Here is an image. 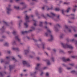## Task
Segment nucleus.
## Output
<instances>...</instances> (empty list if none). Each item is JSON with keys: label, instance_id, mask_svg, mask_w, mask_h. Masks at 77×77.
<instances>
[{"label": "nucleus", "instance_id": "1", "mask_svg": "<svg viewBox=\"0 0 77 77\" xmlns=\"http://www.w3.org/2000/svg\"><path fill=\"white\" fill-rule=\"evenodd\" d=\"M61 44L63 48H69L71 49H72V48H73V47L71 45H68L67 44H65L62 43H61Z\"/></svg>", "mask_w": 77, "mask_h": 77}, {"label": "nucleus", "instance_id": "2", "mask_svg": "<svg viewBox=\"0 0 77 77\" xmlns=\"http://www.w3.org/2000/svg\"><path fill=\"white\" fill-rule=\"evenodd\" d=\"M26 23L24 24V25L26 27H28V25H27V22H29V17H28L27 16V15H26Z\"/></svg>", "mask_w": 77, "mask_h": 77}, {"label": "nucleus", "instance_id": "3", "mask_svg": "<svg viewBox=\"0 0 77 77\" xmlns=\"http://www.w3.org/2000/svg\"><path fill=\"white\" fill-rule=\"evenodd\" d=\"M45 29H47V32H46L45 33L46 36H48V35H50V33H51V31H50L49 29L47 28V27L45 26Z\"/></svg>", "mask_w": 77, "mask_h": 77}, {"label": "nucleus", "instance_id": "4", "mask_svg": "<svg viewBox=\"0 0 77 77\" xmlns=\"http://www.w3.org/2000/svg\"><path fill=\"white\" fill-rule=\"evenodd\" d=\"M23 65H26L28 67H29V66H30V64L28 63L25 61H23Z\"/></svg>", "mask_w": 77, "mask_h": 77}, {"label": "nucleus", "instance_id": "5", "mask_svg": "<svg viewBox=\"0 0 77 77\" xmlns=\"http://www.w3.org/2000/svg\"><path fill=\"white\" fill-rule=\"evenodd\" d=\"M9 8H7V13L8 14H9L10 13V11H11V9L10 8V7L11 6V5H8Z\"/></svg>", "mask_w": 77, "mask_h": 77}, {"label": "nucleus", "instance_id": "6", "mask_svg": "<svg viewBox=\"0 0 77 77\" xmlns=\"http://www.w3.org/2000/svg\"><path fill=\"white\" fill-rule=\"evenodd\" d=\"M32 30L31 29L29 31H22V33L23 35H24V34H25V33H28L29 32H32Z\"/></svg>", "mask_w": 77, "mask_h": 77}, {"label": "nucleus", "instance_id": "7", "mask_svg": "<svg viewBox=\"0 0 77 77\" xmlns=\"http://www.w3.org/2000/svg\"><path fill=\"white\" fill-rule=\"evenodd\" d=\"M15 39L16 40H17V41H18V42H20V39L19 38V36L18 35H17L15 36Z\"/></svg>", "mask_w": 77, "mask_h": 77}, {"label": "nucleus", "instance_id": "8", "mask_svg": "<svg viewBox=\"0 0 77 77\" xmlns=\"http://www.w3.org/2000/svg\"><path fill=\"white\" fill-rule=\"evenodd\" d=\"M62 59L64 62H66L67 61H69V58L66 59L65 57L62 58Z\"/></svg>", "mask_w": 77, "mask_h": 77}, {"label": "nucleus", "instance_id": "9", "mask_svg": "<svg viewBox=\"0 0 77 77\" xmlns=\"http://www.w3.org/2000/svg\"><path fill=\"white\" fill-rule=\"evenodd\" d=\"M41 65V64H37V67H35V69L36 70H38V69H39V66Z\"/></svg>", "mask_w": 77, "mask_h": 77}, {"label": "nucleus", "instance_id": "10", "mask_svg": "<svg viewBox=\"0 0 77 77\" xmlns=\"http://www.w3.org/2000/svg\"><path fill=\"white\" fill-rule=\"evenodd\" d=\"M6 73L5 72H1L0 73V75H1V76H3V75H4V74H6Z\"/></svg>", "mask_w": 77, "mask_h": 77}, {"label": "nucleus", "instance_id": "11", "mask_svg": "<svg viewBox=\"0 0 77 77\" xmlns=\"http://www.w3.org/2000/svg\"><path fill=\"white\" fill-rule=\"evenodd\" d=\"M50 36H51V38L50 39H49L48 41H53V35H51Z\"/></svg>", "mask_w": 77, "mask_h": 77}, {"label": "nucleus", "instance_id": "12", "mask_svg": "<svg viewBox=\"0 0 77 77\" xmlns=\"http://www.w3.org/2000/svg\"><path fill=\"white\" fill-rule=\"evenodd\" d=\"M9 67L10 70H11L12 69V68H14V66L12 65H10L9 66Z\"/></svg>", "mask_w": 77, "mask_h": 77}, {"label": "nucleus", "instance_id": "13", "mask_svg": "<svg viewBox=\"0 0 77 77\" xmlns=\"http://www.w3.org/2000/svg\"><path fill=\"white\" fill-rule=\"evenodd\" d=\"M70 10H71V8H68L66 11V12L67 13L69 12Z\"/></svg>", "mask_w": 77, "mask_h": 77}, {"label": "nucleus", "instance_id": "14", "mask_svg": "<svg viewBox=\"0 0 77 77\" xmlns=\"http://www.w3.org/2000/svg\"><path fill=\"white\" fill-rule=\"evenodd\" d=\"M12 49L13 50H17V51H18V50H19V49H18V48H12Z\"/></svg>", "mask_w": 77, "mask_h": 77}, {"label": "nucleus", "instance_id": "15", "mask_svg": "<svg viewBox=\"0 0 77 77\" xmlns=\"http://www.w3.org/2000/svg\"><path fill=\"white\" fill-rule=\"evenodd\" d=\"M33 21H34V23H35L34 24V26H36V21L35 20H33Z\"/></svg>", "mask_w": 77, "mask_h": 77}, {"label": "nucleus", "instance_id": "16", "mask_svg": "<svg viewBox=\"0 0 77 77\" xmlns=\"http://www.w3.org/2000/svg\"><path fill=\"white\" fill-rule=\"evenodd\" d=\"M4 45H5V46H8V45H9V44L7 43H5L4 44Z\"/></svg>", "mask_w": 77, "mask_h": 77}, {"label": "nucleus", "instance_id": "17", "mask_svg": "<svg viewBox=\"0 0 77 77\" xmlns=\"http://www.w3.org/2000/svg\"><path fill=\"white\" fill-rule=\"evenodd\" d=\"M29 50L25 51V54H26V53H29Z\"/></svg>", "mask_w": 77, "mask_h": 77}, {"label": "nucleus", "instance_id": "18", "mask_svg": "<svg viewBox=\"0 0 77 77\" xmlns=\"http://www.w3.org/2000/svg\"><path fill=\"white\" fill-rule=\"evenodd\" d=\"M42 26V22H41L40 23L39 26L41 27Z\"/></svg>", "mask_w": 77, "mask_h": 77}, {"label": "nucleus", "instance_id": "19", "mask_svg": "<svg viewBox=\"0 0 77 77\" xmlns=\"http://www.w3.org/2000/svg\"><path fill=\"white\" fill-rule=\"evenodd\" d=\"M17 33L16 31H14L13 32V35H16V33Z\"/></svg>", "mask_w": 77, "mask_h": 77}, {"label": "nucleus", "instance_id": "20", "mask_svg": "<svg viewBox=\"0 0 77 77\" xmlns=\"http://www.w3.org/2000/svg\"><path fill=\"white\" fill-rule=\"evenodd\" d=\"M51 14L53 17H54V16H56V14H53V13H51Z\"/></svg>", "mask_w": 77, "mask_h": 77}, {"label": "nucleus", "instance_id": "21", "mask_svg": "<svg viewBox=\"0 0 77 77\" xmlns=\"http://www.w3.org/2000/svg\"><path fill=\"white\" fill-rule=\"evenodd\" d=\"M60 10V9L58 8H55V11H59Z\"/></svg>", "mask_w": 77, "mask_h": 77}, {"label": "nucleus", "instance_id": "22", "mask_svg": "<svg viewBox=\"0 0 77 77\" xmlns=\"http://www.w3.org/2000/svg\"><path fill=\"white\" fill-rule=\"evenodd\" d=\"M14 8H15V9H19V7H18L15 6Z\"/></svg>", "mask_w": 77, "mask_h": 77}, {"label": "nucleus", "instance_id": "23", "mask_svg": "<svg viewBox=\"0 0 77 77\" xmlns=\"http://www.w3.org/2000/svg\"><path fill=\"white\" fill-rule=\"evenodd\" d=\"M61 69H62L61 68H59V72H62Z\"/></svg>", "mask_w": 77, "mask_h": 77}, {"label": "nucleus", "instance_id": "24", "mask_svg": "<svg viewBox=\"0 0 77 77\" xmlns=\"http://www.w3.org/2000/svg\"><path fill=\"white\" fill-rule=\"evenodd\" d=\"M20 5H25V3L24 2H22L20 3Z\"/></svg>", "mask_w": 77, "mask_h": 77}, {"label": "nucleus", "instance_id": "25", "mask_svg": "<svg viewBox=\"0 0 77 77\" xmlns=\"http://www.w3.org/2000/svg\"><path fill=\"white\" fill-rule=\"evenodd\" d=\"M75 71H72L71 72V73H75Z\"/></svg>", "mask_w": 77, "mask_h": 77}, {"label": "nucleus", "instance_id": "26", "mask_svg": "<svg viewBox=\"0 0 77 77\" xmlns=\"http://www.w3.org/2000/svg\"><path fill=\"white\" fill-rule=\"evenodd\" d=\"M45 45V44L43 43L42 44V45L43 46V48H44V45Z\"/></svg>", "mask_w": 77, "mask_h": 77}, {"label": "nucleus", "instance_id": "27", "mask_svg": "<svg viewBox=\"0 0 77 77\" xmlns=\"http://www.w3.org/2000/svg\"><path fill=\"white\" fill-rule=\"evenodd\" d=\"M47 64L48 65H50V61H48L47 62Z\"/></svg>", "mask_w": 77, "mask_h": 77}, {"label": "nucleus", "instance_id": "28", "mask_svg": "<svg viewBox=\"0 0 77 77\" xmlns=\"http://www.w3.org/2000/svg\"><path fill=\"white\" fill-rule=\"evenodd\" d=\"M49 74H48V72H47L46 73V75L47 76H48Z\"/></svg>", "mask_w": 77, "mask_h": 77}, {"label": "nucleus", "instance_id": "29", "mask_svg": "<svg viewBox=\"0 0 77 77\" xmlns=\"http://www.w3.org/2000/svg\"><path fill=\"white\" fill-rule=\"evenodd\" d=\"M31 29H32V30H35V27H34L33 26L31 27Z\"/></svg>", "mask_w": 77, "mask_h": 77}, {"label": "nucleus", "instance_id": "30", "mask_svg": "<svg viewBox=\"0 0 77 77\" xmlns=\"http://www.w3.org/2000/svg\"><path fill=\"white\" fill-rule=\"evenodd\" d=\"M63 35H60V38H63Z\"/></svg>", "mask_w": 77, "mask_h": 77}, {"label": "nucleus", "instance_id": "31", "mask_svg": "<svg viewBox=\"0 0 77 77\" xmlns=\"http://www.w3.org/2000/svg\"><path fill=\"white\" fill-rule=\"evenodd\" d=\"M62 13L63 14H64V11L63 10H62Z\"/></svg>", "mask_w": 77, "mask_h": 77}, {"label": "nucleus", "instance_id": "32", "mask_svg": "<svg viewBox=\"0 0 77 77\" xmlns=\"http://www.w3.org/2000/svg\"><path fill=\"white\" fill-rule=\"evenodd\" d=\"M12 60H15V61H16V60L15 59V58L13 57L12 58Z\"/></svg>", "mask_w": 77, "mask_h": 77}, {"label": "nucleus", "instance_id": "33", "mask_svg": "<svg viewBox=\"0 0 77 77\" xmlns=\"http://www.w3.org/2000/svg\"><path fill=\"white\" fill-rule=\"evenodd\" d=\"M53 9V7H52L51 8H48L47 10H48H48H49V9Z\"/></svg>", "mask_w": 77, "mask_h": 77}, {"label": "nucleus", "instance_id": "34", "mask_svg": "<svg viewBox=\"0 0 77 77\" xmlns=\"http://www.w3.org/2000/svg\"><path fill=\"white\" fill-rule=\"evenodd\" d=\"M3 22H4V23L5 24H6V25H7V24H8V23H7L5 22V21H4Z\"/></svg>", "mask_w": 77, "mask_h": 77}, {"label": "nucleus", "instance_id": "35", "mask_svg": "<svg viewBox=\"0 0 77 77\" xmlns=\"http://www.w3.org/2000/svg\"><path fill=\"white\" fill-rule=\"evenodd\" d=\"M74 64H73V63H72V64H69V65H71V66H74Z\"/></svg>", "mask_w": 77, "mask_h": 77}, {"label": "nucleus", "instance_id": "36", "mask_svg": "<svg viewBox=\"0 0 77 77\" xmlns=\"http://www.w3.org/2000/svg\"><path fill=\"white\" fill-rule=\"evenodd\" d=\"M3 62H4V60H1V63H3Z\"/></svg>", "mask_w": 77, "mask_h": 77}, {"label": "nucleus", "instance_id": "37", "mask_svg": "<svg viewBox=\"0 0 77 77\" xmlns=\"http://www.w3.org/2000/svg\"><path fill=\"white\" fill-rule=\"evenodd\" d=\"M57 27H60V25H59V24H57Z\"/></svg>", "mask_w": 77, "mask_h": 77}, {"label": "nucleus", "instance_id": "38", "mask_svg": "<svg viewBox=\"0 0 77 77\" xmlns=\"http://www.w3.org/2000/svg\"><path fill=\"white\" fill-rule=\"evenodd\" d=\"M46 7H47V6H45V7H43L42 8L43 10H44V8H46Z\"/></svg>", "mask_w": 77, "mask_h": 77}, {"label": "nucleus", "instance_id": "39", "mask_svg": "<svg viewBox=\"0 0 77 77\" xmlns=\"http://www.w3.org/2000/svg\"><path fill=\"white\" fill-rule=\"evenodd\" d=\"M73 12H75V8H74L73 9Z\"/></svg>", "mask_w": 77, "mask_h": 77}, {"label": "nucleus", "instance_id": "40", "mask_svg": "<svg viewBox=\"0 0 77 77\" xmlns=\"http://www.w3.org/2000/svg\"><path fill=\"white\" fill-rule=\"evenodd\" d=\"M64 4H65V5H68V3L67 2H64Z\"/></svg>", "mask_w": 77, "mask_h": 77}, {"label": "nucleus", "instance_id": "41", "mask_svg": "<svg viewBox=\"0 0 77 77\" xmlns=\"http://www.w3.org/2000/svg\"><path fill=\"white\" fill-rule=\"evenodd\" d=\"M65 27L66 29H68V27L67 26H66V25H65Z\"/></svg>", "mask_w": 77, "mask_h": 77}, {"label": "nucleus", "instance_id": "42", "mask_svg": "<svg viewBox=\"0 0 77 77\" xmlns=\"http://www.w3.org/2000/svg\"><path fill=\"white\" fill-rule=\"evenodd\" d=\"M71 41L72 42H74V41H75V40H74V39H72V40Z\"/></svg>", "mask_w": 77, "mask_h": 77}, {"label": "nucleus", "instance_id": "43", "mask_svg": "<svg viewBox=\"0 0 77 77\" xmlns=\"http://www.w3.org/2000/svg\"><path fill=\"white\" fill-rule=\"evenodd\" d=\"M6 59H10V57H6Z\"/></svg>", "mask_w": 77, "mask_h": 77}, {"label": "nucleus", "instance_id": "44", "mask_svg": "<svg viewBox=\"0 0 77 77\" xmlns=\"http://www.w3.org/2000/svg\"><path fill=\"white\" fill-rule=\"evenodd\" d=\"M47 67H44L43 68V69H47Z\"/></svg>", "mask_w": 77, "mask_h": 77}, {"label": "nucleus", "instance_id": "45", "mask_svg": "<svg viewBox=\"0 0 77 77\" xmlns=\"http://www.w3.org/2000/svg\"><path fill=\"white\" fill-rule=\"evenodd\" d=\"M47 15L48 17H51V16H50V15H48V14H47Z\"/></svg>", "mask_w": 77, "mask_h": 77}, {"label": "nucleus", "instance_id": "46", "mask_svg": "<svg viewBox=\"0 0 77 77\" xmlns=\"http://www.w3.org/2000/svg\"><path fill=\"white\" fill-rule=\"evenodd\" d=\"M42 17H44V18H45V16H44V15L43 14L42 15Z\"/></svg>", "mask_w": 77, "mask_h": 77}, {"label": "nucleus", "instance_id": "47", "mask_svg": "<svg viewBox=\"0 0 77 77\" xmlns=\"http://www.w3.org/2000/svg\"><path fill=\"white\" fill-rule=\"evenodd\" d=\"M8 54H10L11 51H8Z\"/></svg>", "mask_w": 77, "mask_h": 77}, {"label": "nucleus", "instance_id": "48", "mask_svg": "<svg viewBox=\"0 0 77 77\" xmlns=\"http://www.w3.org/2000/svg\"><path fill=\"white\" fill-rule=\"evenodd\" d=\"M47 50H50V48H47Z\"/></svg>", "mask_w": 77, "mask_h": 77}, {"label": "nucleus", "instance_id": "49", "mask_svg": "<svg viewBox=\"0 0 77 77\" xmlns=\"http://www.w3.org/2000/svg\"><path fill=\"white\" fill-rule=\"evenodd\" d=\"M51 59L52 60L53 62H54V59H53V57H52L51 58Z\"/></svg>", "mask_w": 77, "mask_h": 77}, {"label": "nucleus", "instance_id": "50", "mask_svg": "<svg viewBox=\"0 0 77 77\" xmlns=\"http://www.w3.org/2000/svg\"><path fill=\"white\" fill-rule=\"evenodd\" d=\"M74 36L75 37H77V34H75V35H74Z\"/></svg>", "mask_w": 77, "mask_h": 77}, {"label": "nucleus", "instance_id": "51", "mask_svg": "<svg viewBox=\"0 0 77 77\" xmlns=\"http://www.w3.org/2000/svg\"><path fill=\"white\" fill-rule=\"evenodd\" d=\"M71 69V68L68 67V68H67V69Z\"/></svg>", "mask_w": 77, "mask_h": 77}, {"label": "nucleus", "instance_id": "52", "mask_svg": "<svg viewBox=\"0 0 77 77\" xmlns=\"http://www.w3.org/2000/svg\"><path fill=\"white\" fill-rule=\"evenodd\" d=\"M42 74H43V72H42L40 74V75H42Z\"/></svg>", "mask_w": 77, "mask_h": 77}, {"label": "nucleus", "instance_id": "53", "mask_svg": "<svg viewBox=\"0 0 77 77\" xmlns=\"http://www.w3.org/2000/svg\"><path fill=\"white\" fill-rule=\"evenodd\" d=\"M72 51H68V53H72Z\"/></svg>", "mask_w": 77, "mask_h": 77}, {"label": "nucleus", "instance_id": "54", "mask_svg": "<svg viewBox=\"0 0 77 77\" xmlns=\"http://www.w3.org/2000/svg\"><path fill=\"white\" fill-rule=\"evenodd\" d=\"M13 2V0H10V2Z\"/></svg>", "mask_w": 77, "mask_h": 77}, {"label": "nucleus", "instance_id": "55", "mask_svg": "<svg viewBox=\"0 0 77 77\" xmlns=\"http://www.w3.org/2000/svg\"><path fill=\"white\" fill-rule=\"evenodd\" d=\"M37 60H39V58L38 57H37Z\"/></svg>", "mask_w": 77, "mask_h": 77}, {"label": "nucleus", "instance_id": "56", "mask_svg": "<svg viewBox=\"0 0 77 77\" xmlns=\"http://www.w3.org/2000/svg\"><path fill=\"white\" fill-rule=\"evenodd\" d=\"M18 56L19 57V58H21V56H20V55H18Z\"/></svg>", "mask_w": 77, "mask_h": 77}, {"label": "nucleus", "instance_id": "57", "mask_svg": "<svg viewBox=\"0 0 77 77\" xmlns=\"http://www.w3.org/2000/svg\"><path fill=\"white\" fill-rule=\"evenodd\" d=\"M71 15L73 17H74V14H71Z\"/></svg>", "mask_w": 77, "mask_h": 77}, {"label": "nucleus", "instance_id": "58", "mask_svg": "<svg viewBox=\"0 0 77 77\" xmlns=\"http://www.w3.org/2000/svg\"><path fill=\"white\" fill-rule=\"evenodd\" d=\"M13 44L14 45V44H15V42H14L13 43Z\"/></svg>", "mask_w": 77, "mask_h": 77}, {"label": "nucleus", "instance_id": "59", "mask_svg": "<svg viewBox=\"0 0 77 77\" xmlns=\"http://www.w3.org/2000/svg\"><path fill=\"white\" fill-rule=\"evenodd\" d=\"M39 41H42V40L41 39H39Z\"/></svg>", "mask_w": 77, "mask_h": 77}, {"label": "nucleus", "instance_id": "60", "mask_svg": "<svg viewBox=\"0 0 77 77\" xmlns=\"http://www.w3.org/2000/svg\"><path fill=\"white\" fill-rule=\"evenodd\" d=\"M69 32H71V29H69Z\"/></svg>", "mask_w": 77, "mask_h": 77}, {"label": "nucleus", "instance_id": "61", "mask_svg": "<svg viewBox=\"0 0 77 77\" xmlns=\"http://www.w3.org/2000/svg\"><path fill=\"white\" fill-rule=\"evenodd\" d=\"M45 23L46 24H47V22L46 21L45 22Z\"/></svg>", "mask_w": 77, "mask_h": 77}, {"label": "nucleus", "instance_id": "62", "mask_svg": "<svg viewBox=\"0 0 77 77\" xmlns=\"http://www.w3.org/2000/svg\"><path fill=\"white\" fill-rule=\"evenodd\" d=\"M53 51H54V52H56V50H55V49H53Z\"/></svg>", "mask_w": 77, "mask_h": 77}, {"label": "nucleus", "instance_id": "63", "mask_svg": "<svg viewBox=\"0 0 77 77\" xmlns=\"http://www.w3.org/2000/svg\"><path fill=\"white\" fill-rule=\"evenodd\" d=\"M33 75V73H31V75Z\"/></svg>", "mask_w": 77, "mask_h": 77}, {"label": "nucleus", "instance_id": "64", "mask_svg": "<svg viewBox=\"0 0 77 77\" xmlns=\"http://www.w3.org/2000/svg\"><path fill=\"white\" fill-rule=\"evenodd\" d=\"M19 0H16V2H18V1H19Z\"/></svg>", "mask_w": 77, "mask_h": 77}]
</instances>
